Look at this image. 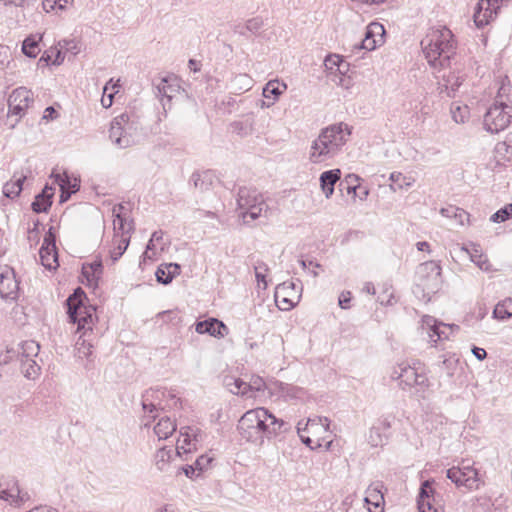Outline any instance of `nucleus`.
Segmentation results:
<instances>
[{"label": "nucleus", "instance_id": "f257e3e1", "mask_svg": "<svg viewBox=\"0 0 512 512\" xmlns=\"http://www.w3.org/2000/svg\"><path fill=\"white\" fill-rule=\"evenodd\" d=\"M289 429L287 422L276 418L264 407L246 411L237 424V431L241 438L254 444H262L264 438L270 439Z\"/></svg>", "mask_w": 512, "mask_h": 512}, {"label": "nucleus", "instance_id": "f03ea898", "mask_svg": "<svg viewBox=\"0 0 512 512\" xmlns=\"http://www.w3.org/2000/svg\"><path fill=\"white\" fill-rule=\"evenodd\" d=\"M421 46L431 67L444 69L450 66L456 49L451 30L446 27L431 29L422 39Z\"/></svg>", "mask_w": 512, "mask_h": 512}, {"label": "nucleus", "instance_id": "7ed1b4c3", "mask_svg": "<svg viewBox=\"0 0 512 512\" xmlns=\"http://www.w3.org/2000/svg\"><path fill=\"white\" fill-rule=\"evenodd\" d=\"M350 134V127L342 122L322 129L311 144L310 161L318 164L334 158L346 144Z\"/></svg>", "mask_w": 512, "mask_h": 512}, {"label": "nucleus", "instance_id": "20e7f679", "mask_svg": "<svg viewBox=\"0 0 512 512\" xmlns=\"http://www.w3.org/2000/svg\"><path fill=\"white\" fill-rule=\"evenodd\" d=\"M390 378L398 382L400 389L404 391L415 390L416 393H423L429 387V380L424 370L416 364L401 362L391 368Z\"/></svg>", "mask_w": 512, "mask_h": 512}, {"label": "nucleus", "instance_id": "39448f33", "mask_svg": "<svg viewBox=\"0 0 512 512\" xmlns=\"http://www.w3.org/2000/svg\"><path fill=\"white\" fill-rule=\"evenodd\" d=\"M236 203L240 210L239 217L245 224L258 219L267 208L261 193L250 187H240L238 189Z\"/></svg>", "mask_w": 512, "mask_h": 512}, {"label": "nucleus", "instance_id": "423d86ee", "mask_svg": "<svg viewBox=\"0 0 512 512\" xmlns=\"http://www.w3.org/2000/svg\"><path fill=\"white\" fill-rule=\"evenodd\" d=\"M86 294L81 288H77L67 300V314L70 322L77 324V331H91L90 324L93 322V313L89 307L85 306Z\"/></svg>", "mask_w": 512, "mask_h": 512}, {"label": "nucleus", "instance_id": "0eeeda50", "mask_svg": "<svg viewBox=\"0 0 512 512\" xmlns=\"http://www.w3.org/2000/svg\"><path fill=\"white\" fill-rule=\"evenodd\" d=\"M417 273L420 282L416 285L414 293L417 294V290H421L423 297H427L429 301L431 295L436 293L441 286V266L435 261H426L419 266Z\"/></svg>", "mask_w": 512, "mask_h": 512}, {"label": "nucleus", "instance_id": "6e6552de", "mask_svg": "<svg viewBox=\"0 0 512 512\" xmlns=\"http://www.w3.org/2000/svg\"><path fill=\"white\" fill-rule=\"evenodd\" d=\"M512 119V106L503 100H495L484 115L483 125L490 133H498L508 127Z\"/></svg>", "mask_w": 512, "mask_h": 512}, {"label": "nucleus", "instance_id": "1a4fd4ad", "mask_svg": "<svg viewBox=\"0 0 512 512\" xmlns=\"http://www.w3.org/2000/svg\"><path fill=\"white\" fill-rule=\"evenodd\" d=\"M34 102L33 92L26 87H18L14 89L8 98V115H15L21 118L25 111Z\"/></svg>", "mask_w": 512, "mask_h": 512}, {"label": "nucleus", "instance_id": "9d476101", "mask_svg": "<svg viewBox=\"0 0 512 512\" xmlns=\"http://www.w3.org/2000/svg\"><path fill=\"white\" fill-rule=\"evenodd\" d=\"M446 476L458 487H465L468 490L478 489L479 478L476 469L470 466L452 467L447 470Z\"/></svg>", "mask_w": 512, "mask_h": 512}, {"label": "nucleus", "instance_id": "9b49d317", "mask_svg": "<svg viewBox=\"0 0 512 512\" xmlns=\"http://www.w3.org/2000/svg\"><path fill=\"white\" fill-rule=\"evenodd\" d=\"M204 440V433L196 426H186L180 429V436L177 440L176 455L190 453L197 450V446Z\"/></svg>", "mask_w": 512, "mask_h": 512}, {"label": "nucleus", "instance_id": "f8f14e48", "mask_svg": "<svg viewBox=\"0 0 512 512\" xmlns=\"http://www.w3.org/2000/svg\"><path fill=\"white\" fill-rule=\"evenodd\" d=\"M385 28L379 22H372L366 27L365 37L359 44L354 46L355 50L372 51L384 43Z\"/></svg>", "mask_w": 512, "mask_h": 512}, {"label": "nucleus", "instance_id": "ddd939ff", "mask_svg": "<svg viewBox=\"0 0 512 512\" xmlns=\"http://www.w3.org/2000/svg\"><path fill=\"white\" fill-rule=\"evenodd\" d=\"M502 0H479L473 15L477 27L487 25L497 14Z\"/></svg>", "mask_w": 512, "mask_h": 512}, {"label": "nucleus", "instance_id": "4468645a", "mask_svg": "<svg viewBox=\"0 0 512 512\" xmlns=\"http://www.w3.org/2000/svg\"><path fill=\"white\" fill-rule=\"evenodd\" d=\"M422 326L427 329L430 341L437 343L439 340L449 339L452 325H446L437 321L434 317L426 315L422 318Z\"/></svg>", "mask_w": 512, "mask_h": 512}, {"label": "nucleus", "instance_id": "2eb2a0df", "mask_svg": "<svg viewBox=\"0 0 512 512\" xmlns=\"http://www.w3.org/2000/svg\"><path fill=\"white\" fill-rule=\"evenodd\" d=\"M18 281L12 270H5L0 274V296L6 301L16 300L18 297Z\"/></svg>", "mask_w": 512, "mask_h": 512}, {"label": "nucleus", "instance_id": "dca6fc26", "mask_svg": "<svg viewBox=\"0 0 512 512\" xmlns=\"http://www.w3.org/2000/svg\"><path fill=\"white\" fill-rule=\"evenodd\" d=\"M195 330L199 334H209L215 338H224L229 332L228 327L216 318L197 322Z\"/></svg>", "mask_w": 512, "mask_h": 512}, {"label": "nucleus", "instance_id": "f3484780", "mask_svg": "<svg viewBox=\"0 0 512 512\" xmlns=\"http://www.w3.org/2000/svg\"><path fill=\"white\" fill-rule=\"evenodd\" d=\"M129 120L128 114H122L111 122L110 129H109V138L113 142L115 146L118 148H127L130 147V140L128 139V136L123 135V124L125 121Z\"/></svg>", "mask_w": 512, "mask_h": 512}, {"label": "nucleus", "instance_id": "a211bd4d", "mask_svg": "<svg viewBox=\"0 0 512 512\" xmlns=\"http://www.w3.org/2000/svg\"><path fill=\"white\" fill-rule=\"evenodd\" d=\"M124 210L125 207L122 204H117L112 209L115 237H118V232H121V237H130V232L134 229L133 220L126 217Z\"/></svg>", "mask_w": 512, "mask_h": 512}, {"label": "nucleus", "instance_id": "6ab92c4d", "mask_svg": "<svg viewBox=\"0 0 512 512\" xmlns=\"http://www.w3.org/2000/svg\"><path fill=\"white\" fill-rule=\"evenodd\" d=\"M461 250L464 251L469 256L470 260L482 271L488 272L491 270V264L488 258L483 254L479 244L471 242L468 245L462 246Z\"/></svg>", "mask_w": 512, "mask_h": 512}, {"label": "nucleus", "instance_id": "aec40b11", "mask_svg": "<svg viewBox=\"0 0 512 512\" xmlns=\"http://www.w3.org/2000/svg\"><path fill=\"white\" fill-rule=\"evenodd\" d=\"M54 188L46 184L42 191L35 196L31 208L35 213H47L52 205Z\"/></svg>", "mask_w": 512, "mask_h": 512}, {"label": "nucleus", "instance_id": "412c9836", "mask_svg": "<svg viewBox=\"0 0 512 512\" xmlns=\"http://www.w3.org/2000/svg\"><path fill=\"white\" fill-rule=\"evenodd\" d=\"M19 496V485L15 478L7 477L0 479V499L9 502L10 504L16 503Z\"/></svg>", "mask_w": 512, "mask_h": 512}, {"label": "nucleus", "instance_id": "4be33fe9", "mask_svg": "<svg viewBox=\"0 0 512 512\" xmlns=\"http://www.w3.org/2000/svg\"><path fill=\"white\" fill-rule=\"evenodd\" d=\"M341 177L339 169L324 171L320 175V186L326 198H330L334 193V186Z\"/></svg>", "mask_w": 512, "mask_h": 512}, {"label": "nucleus", "instance_id": "5701e85b", "mask_svg": "<svg viewBox=\"0 0 512 512\" xmlns=\"http://www.w3.org/2000/svg\"><path fill=\"white\" fill-rule=\"evenodd\" d=\"M215 180V174L211 170L194 172L191 175L190 182L201 192L208 191L212 188Z\"/></svg>", "mask_w": 512, "mask_h": 512}, {"label": "nucleus", "instance_id": "b1692460", "mask_svg": "<svg viewBox=\"0 0 512 512\" xmlns=\"http://www.w3.org/2000/svg\"><path fill=\"white\" fill-rule=\"evenodd\" d=\"M181 267L177 263H166L161 264L156 272L155 276L159 283L167 285L172 282L173 278L180 273Z\"/></svg>", "mask_w": 512, "mask_h": 512}, {"label": "nucleus", "instance_id": "393cba45", "mask_svg": "<svg viewBox=\"0 0 512 512\" xmlns=\"http://www.w3.org/2000/svg\"><path fill=\"white\" fill-rule=\"evenodd\" d=\"M51 178H54V182L60 187V203L68 201L71 195L79 190V185L76 183H74L71 191L66 190V185H71V180L66 174L62 176L61 174L52 173Z\"/></svg>", "mask_w": 512, "mask_h": 512}, {"label": "nucleus", "instance_id": "a878e982", "mask_svg": "<svg viewBox=\"0 0 512 512\" xmlns=\"http://www.w3.org/2000/svg\"><path fill=\"white\" fill-rule=\"evenodd\" d=\"M224 385L232 394L251 397L248 393V383L240 378L227 376L224 379Z\"/></svg>", "mask_w": 512, "mask_h": 512}, {"label": "nucleus", "instance_id": "bb28decb", "mask_svg": "<svg viewBox=\"0 0 512 512\" xmlns=\"http://www.w3.org/2000/svg\"><path fill=\"white\" fill-rule=\"evenodd\" d=\"M440 213L446 217L453 219L456 224L463 226L466 222L469 221V214L461 208L456 206H447L440 210Z\"/></svg>", "mask_w": 512, "mask_h": 512}, {"label": "nucleus", "instance_id": "cd10ccee", "mask_svg": "<svg viewBox=\"0 0 512 512\" xmlns=\"http://www.w3.org/2000/svg\"><path fill=\"white\" fill-rule=\"evenodd\" d=\"M175 430V422L167 416L160 418L158 423L154 426V432L159 440L167 439Z\"/></svg>", "mask_w": 512, "mask_h": 512}, {"label": "nucleus", "instance_id": "c85d7f7f", "mask_svg": "<svg viewBox=\"0 0 512 512\" xmlns=\"http://www.w3.org/2000/svg\"><path fill=\"white\" fill-rule=\"evenodd\" d=\"M26 180L25 175H21L15 180L6 182L3 186V194L5 197L14 199L18 197L23 189V183Z\"/></svg>", "mask_w": 512, "mask_h": 512}, {"label": "nucleus", "instance_id": "c756f323", "mask_svg": "<svg viewBox=\"0 0 512 512\" xmlns=\"http://www.w3.org/2000/svg\"><path fill=\"white\" fill-rule=\"evenodd\" d=\"M330 420L326 417L308 418L305 422L304 429H309V433L320 434L321 431L329 430Z\"/></svg>", "mask_w": 512, "mask_h": 512}, {"label": "nucleus", "instance_id": "7c9ffc66", "mask_svg": "<svg viewBox=\"0 0 512 512\" xmlns=\"http://www.w3.org/2000/svg\"><path fill=\"white\" fill-rule=\"evenodd\" d=\"M42 265L49 269H55L58 266V253L56 248L41 247L39 251Z\"/></svg>", "mask_w": 512, "mask_h": 512}, {"label": "nucleus", "instance_id": "2f4dec72", "mask_svg": "<svg viewBox=\"0 0 512 512\" xmlns=\"http://www.w3.org/2000/svg\"><path fill=\"white\" fill-rule=\"evenodd\" d=\"M171 81L172 79L170 77H163L155 84L157 95L162 98H167L168 101L172 99L173 93L177 91V85L171 83Z\"/></svg>", "mask_w": 512, "mask_h": 512}, {"label": "nucleus", "instance_id": "473e14b6", "mask_svg": "<svg viewBox=\"0 0 512 512\" xmlns=\"http://www.w3.org/2000/svg\"><path fill=\"white\" fill-rule=\"evenodd\" d=\"M493 318L504 321L512 317V298H506L499 302L493 310Z\"/></svg>", "mask_w": 512, "mask_h": 512}, {"label": "nucleus", "instance_id": "72a5a7b5", "mask_svg": "<svg viewBox=\"0 0 512 512\" xmlns=\"http://www.w3.org/2000/svg\"><path fill=\"white\" fill-rule=\"evenodd\" d=\"M173 454L174 451L172 448L168 449L166 447H163L159 449L155 455L156 468L161 472L167 471Z\"/></svg>", "mask_w": 512, "mask_h": 512}, {"label": "nucleus", "instance_id": "f704fd0d", "mask_svg": "<svg viewBox=\"0 0 512 512\" xmlns=\"http://www.w3.org/2000/svg\"><path fill=\"white\" fill-rule=\"evenodd\" d=\"M103 266L101 261H94L90 264L83 265L82 274L87 278L89 283H97L102 274Z\"/></svg>", "mask_w": 512, "mask_h": 512}, {"label": "nucleus", "instance_id": "c9c22d12", "mask_svg": "<svg viewBox=\"0 0 512 512\" xmlns=\"http://www.w3.org/2000/svg\"><path fill=\"white\" fill-rule=\"evenodd\" d=\"M41 37L28 36L22 44V52L29 58H35L40 52L39 41Z\"/></svg>", "mask_w": 512, "mask_h": 512}, {"label": "nucleus", "instance_id": "e433bc0d", "mask_svg": "<svg viewBox=\"0 0 512 512\" xmlns=\"http://www.w3.org/2000/svg\"><path fill=\"white\" fill-rule=\"evenodd\" d=\"M232 132L239 135L240 137L248 136L253 131V120L246 118L240 121H234L231 123Z\"/></svg>", "mask_w": 512, "mask_h": 512}, {"label": "nucleus", "instance_id": "4c0bfd02", "mask_svg": "<svg viewBox=\"0 0 512 512\" xmlns=\"http://www.w3.org/2000/svg\"><path fill=\"white\" fill-rule=\"evenodd\" d=\"M86 336H87L86 331H84L79 336V338L75 344V349L77 352V356L79 358H84V357L88 358L92 354L93 345L90 343V341L88 339L85 338Z\"/></svg>", "mask_w": 512, "mask_h": 512}, {"label": "nucleus", "instance_id": "58836bf2", "mask_svg": "<svg viewBox=\"0 0 512 512\" xmlns=\"http://www.w3.org/2000/svg\"><path fill=\"white\" fill-rule=\"evenodd\" d=\"M40 345L34 340L24 341L21 344V359H34L38 356Z\"/></svg>", "mask_w": 512, "mask_h": 512}, {"label": "nucleus", "instance_id": "ea45409f", "mask_svg": "<svg viewBox=\"0 0 512 512\" xmlns=\"http://www.w3.org/2000/svg\"><path fill=\"white\" fill-rule=\"evenodd\" d=\"M22 373L28 379H35L39 375L40 366L34 359H21Z\"/></svg>", "mask_w": 512, "mask_h": 512}, {"label": "nucleus", "instance_id": "a19ab883", "mask_svg": "<svg viewBox=\"0 0 512 512\" xmlns=\"http://www.w3.org/2000/svg\"><path fill=\"white\" fill-rule=\"evenodd\" d=\"M285 89L286 85L284 83L280 84L278 81H269L263 88V96L265 98L273 96V99H276Z\"/></svg>", "mask_w": 512, "mask_h": 512}, {"label": "nucleus", "instance_id": "79ce46f5", "mask_svg": "<svg viewBox=\"0 0 512 512\" xmlns=\"http://www.w3.org/2000/svg\"><path fill=\"white\" fill-rule=\"evenodd\" d=\"M389 179L392 182L390 187L393 191H397L398 189L408 188L411 186V182L407 181L406 176H404L400 172H392L390 174Z\"/></svg>", "mask_w": 512, "mask_h": 512}, {"label": "nucleus", "instance_id": "37998d69", "mask_svg": "<svg viewBox=\"0 0 512 512\" xmlns=\"http://www.w3.org/2000/svg\"><path fill=\"white\" fill-rule=\"evenodd\" d=\"M512 218V203L505 205L498 211H496L490 218L494 223L505 222Z\"/></svg>", "mask_w": 512, "mask_h": 512}, {"label": "nucleus", "instance_id": "c03bdc74", "mask_svg": "<svg viewBox=\"0 0 512 512\" xmlns=\"http://www.w3.org/2000/svg\"><path fill=\"white\" fill-rule=\"evenodd\" d=\"M130 243V237H121L118 240L117 247L110 251V257L114 262H116L126 251Z\"/></svg>", "mask_w": 512, "mask_h": 512}, {"label": "nucleus", "instance_id": "a18cd8bd", "mask_svg": "<svg viewBox=\"0 0 512 512\" xmlns=\"http://www.w3.org/2000/svg\"><path fill=\"white\" fill-rule=\"evenodd\" d=\"M288 290H291L293 292V294L295 295H299L300 292L302 291V286L301 285H298L294 282H283L281 284H279L276 288V298L278 297L279 293H283V294H288V295H291Z\"/></svg>", "mask_w": 512, "mask_h": 512}, {"label": "nucleus", "instance_id": "49530a36", "mask_svg": "<svg viewBox=\"0 0 512 512\" xmlns=\"http://www.w3.org/2000/svg\"><path fill=\"white\" fill-rule=\"evenodd\" d=\"M443 80L445 82V89L448 91L449 96H451L450 91L454 93L462 84L461 78L455 75H448L447 77L444 75Z\"/></svg>", "mask_w": 512, "mask_h": 512}, {"label": "nucleus", "instance_id": "de8ad7c7", "mask_svg": "<svg viewBox=\"0 0 512 512\" xmlns=\"http://www.w3.org/2000/svg\"><path fill=\"white\" fill-rule=\"evenodd\" d=\"M255 277L258 283H263L264 288L267 287V282L265 279V272L269 270L268 265L263 261H257L254 265Z\"/></svg>", "mask_w": 512, "mask_h": 512}, {"label": "nucleus", "instance_id": "09e8293b", "mask_svg": "<svg viewBox=\"0 0 512 512\" xmlns=\"http://www.w3.org/2000/svg\"><path fill=\"white\" fill-rule=\"evenodd\" d=\"M69 1L70 0H43L42 6L45 11L49 12L50 10H54L56 8L64 9Z\"/></svg>", "mask_w": 512, "mask_h": 512}, {"label": "nucleus", "instance_id": "8fccbe9b", "mask_svg": "<svg viewBox=\"0 0 512 512\" xmlns=\"http://www.w3.org/2000/svg\"><path fill=\"white\" fill-rule=\"evenodd\" d=\"M121 127L123 128V135L124 136H128V139L130 140V146L134 144V134L137 130V126L135 125L134 122H131L130 119L128 121H125V123L123 124V126L121 125Z\"/></svg>", "mask_w": 512, "mask_h": 512}, {"label": "nucleus", "instance_id": "3c124183", "mask_svg": "<svg viewBox=\"0 0 512 512\" xmlns=\"http://www.w3.org/2000/svg\"><path fill=\"white\" fill-rule=\"evenodd\" d=\"M212 460L213 458L209 457L208 455L199 456L194 462L195 468H197L198 471L197 475H200L201 472L205 471L212 462Z\"/></svg>", "mask_w": 512, "mask_h": 512}, {"label": "nucleus", "instance_id": "603ef678", "mask_svg": "<svg viewBox=\"0 0 512 512\" xmlns=\"http://www.w3.org/2000/svg\"><path fill=\"white\" fill-rule=\"evenodd\" d=\"M344 65H346L345 62L342 59H340L338 55L329 56L325 59V66L328 69H333V67L336 66L337 70L339 72H342V67Z\"/></svg>", "mask_w": 512, "mask_h": 512}, {"label": "nucleus", "instance_id": "864d4df0", "mask_svg": "<svg viewBox=\"0 0 512 512\" xmlns=\"http://www.w3.org/2000/svg\"><path fill=\"white\" fill-rule=\"evenodd\" d=\"M432 493L433 488L431 486V482L429 480H426L421 484L418 500L431 499Z\"/></svg>", "mask_w": 512, "mask_h": 512}, {"label": "nucleus", "instance_id": "5fc2aeb1", "mask_svg": "<svg viewBox=\"0 0 512 512\" xmlns=\"http://www.w3.org/2000/svg\"><path fill=\"white\" fill-rule=\"evenodd\" d=\"M263 26V20L261 17H254L246 21V29L250 33L258 32Z\"/></svg>", "mask_w": 512, "mask_h": 512}, {"label": "nucleus", "instance_id": "6e6d98bb", "mask_svg": "<svg viewBox=\"0 0 512 512\" xmlns=\"http://www.w3.org/2000/svg\"><path fill=\"white\" fill-rule=\"evenodd\" d=\"M59 46L64 50V52H71L73 55H77L80 51L77 43L74 40L60 41Z\"/></svg>", "mask_w": 512, "mask_h": 512}, {"label": "nucleus", "instance_id": "4d7b16f0", "mask_svg": "<svg viewBox=\"0 0 512 512\" xmlns=\"http://www.w3.org/2000/svg\"><path fill=\"white\" fill-rule=\"evenodd\" d=\"M265 388L264 380L259 377H252L250 383H248V393L251 391H262Z\"/></svg>", "mask_w": 512, "mask_h": 512}, {"label": "nucleus", "instance_id": "13d9d810", "mask_svg": "<svg viewBox=\"0 0 512 512\" xmlns=\"http://www.w3.org/2000/svg\"><path fill=\"white\" fill-rule=\"evenodd\" d=\"M112 83V79L106 83V85L103 88V96L101 98V104L104 108H109L113 104V93H109L106 95L109 85Z\"/></svg>", "mask_w": 512, "mask_h": 512}, {"label": "nucleus", "instance_id": "bf43d9fd", "mask_svg": "<svg viewBox=\"0 0 512 512\" xmlns=\"http://www.w3.org/2000/svg\"><path fill=\"white\" fill-rule=\"evenodd\" d=\"M41 247L56 248V236L53 232V227L49 228L48 232L44 237L43 244Z\"/></svg>", "mask_w": 512, "mask_h": 512}, {"label": "nucleus", "instance_id": "052dcab7", "mask_svg": "<svg viewBox=\"0 0 512 512\" xmlns=\"http://www.w3.org/2000/svg\"><path fill=\"white\" fill-rule=\"evenodd\" d=\"M419 512H438L432 505L431 499L417 500Z\"/></svg>", "mask_w": 512, "mask_h": 512}, {"label": "nucleus", "instance_id": "680f3d73", "mask_svg": "<svg viewBox=\"0 0 512 512\" xmlns=\"http://www.w3.org/2000/svg\"><path fill=\"white\" fill-rule=\"evenodd\" d=\"M350 301H351V293L349 291H344L340 294L338 303L342 309L349 308Z\"/></svg>", "mask_w": 512, "mask_h": 512}, {"label": "nucleus", "instance_id": "e2e57ef3", "mask_svg": "<svg viewBox=\"0 0 512 512\" xmlns=\"http://www.w3.org/2000/svg\"><path fill=\"white\" fill-rule=\"evenodd\" d=\"M144 399L142 401V407L145 414H152L154 411L157 410L156 405L153 403H148V392L143 396Z\"/></svg>", "mask_w": 512, "mask_h": 512}, {"label": "nucleus", "instance_id": "0e129e2a", "mask_svg": "<svg viewBox=\"0 0 512 512\" xmlns=\"http://www.w3.org/2000/svg\"><path fill=\"white\" fill-rule=\"evenodd\" d=\"M234 33L242 36H247L248 29H246V23L237 22L231 26Z\"/></svg>", "mask_w": 512, "mask_h": 512}, {"label": "nucleus", "instance_id": "69168bd1", "mask_svg": "<svg viewBox=\"0 0 512 512\" xmlns=\"http://www.w3.org/2000/svg\"><path fill=\"white\" fill-rule=\"evenodd\" d=\"M53 61L52 64L54 65H60L64 61V50L60 47L59 49H53Z\"/></svg>", "mask_w": 512, "mask_h": 512}, {"label": "nucleus", "instance_id": "338daca9", "mask_svg": "<svg viewBox=\"0 0 512 512\" xmlns=\"http://www.w3.org/2000/svg\"><path fill=\"white\" fill-rule=\"evenodd\" d=\"M509 91H510V85L509 84H505L504 81H503L501 87L498 90V94H497L495 100H503L502 98L504 96L508 95Z\"/></svg>", "mask_w": 512, "mask_h": 512}, {"label": "nucleus", "instance_id": "774afa93", "mask_svg": "<svg viewBox=\"0 0 512 512\" xmlns=\"http://www.w3.org/2000/svg\"><path fill=\"white\" fill-rule=\"evenodd\" d=\"M472 353L480 361L484 360L487 357V352L483 348H480V347L474 346L472 348Z\"/></svg>", "mask_w": 512, "mask_h": 512}]
</instances>
